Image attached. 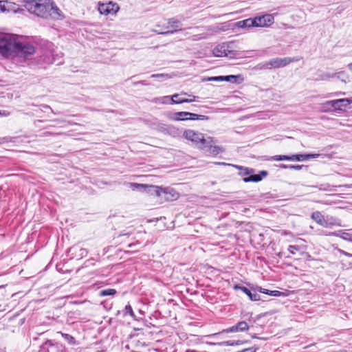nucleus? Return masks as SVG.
<instances>
[{
  "mask_svg": "<svg viewBox=\"0 0 352 352\" xmlns=\"http://www.w3.org/2000/svg\"><path fill=\"white\" fill-rule=\"evenodd\" d=\"M311 218L316 221L318 225L321 226V224L323 222L324 219L325 218L320 212L316 211L314 212L311 215Z\"/></svg>",
  "mask_w": 352,
  "mask_h": 352,
  "instance_id": "24",
  "label": "nucleus"
},
{
  "mask_svg": "<svg viewBox=\"0 0 352 352\" xmlns=\"http://www.w3.org/2000/svg\"><path fill=\"white\" fill-rule=\"evenodd\" d=\"M208 80L209 81H223V76H214V77H210L208 78Z\"/></svg>",
  "mask_w": 352,
  "mask_h": 352,
  "instance_id": "37",
  "label": "nucleus"
},
{
  "mask_svg": "<svg viewBox=\"0 0 352 352\" xmlns=\"http://www.w3.org/2000/svg\"><path fill=\"white\" fill-rule=\"evenodd\" d=\"M170 99H171V96H164L160 98V102L162 104H173V102H171Z\"/></svg>",
  "mask_w": 352,
  "mask_h": 352,
  "instance_id": "35",
  "label": "nucleus"
},
{
  "mask_svg": "<svg viewBox=\"0 0 352 352\" xmlns=\"http://www.w3.org/2000/svg\"><path fill=\"white\" fill-rule=\"evenodd\" d=\"M58 333L61 334L62 337L64 338V340L68 344H76V340L72 336L67 334V333H64L62 332H58Z\"/></svg>",
  "mask_w": 352,
  "mask_h": 352,
  "instance_id": "27",
  "label": "nucleus"
},
{
  "mask_svg": "<svg viewBox=\"0 0 352 352\" xmlns=\"http://www.w3.org/2000/svg\"><path fill=\"white\" fill-rule=\"evenodd\" d=\"M271 159L275 161H281V155L272 156Z\"/></svg>",
  "mask_w": 352,
  "mask_h": 352,
  "instance_id": "42",
  "label": "nucleus"
},
{
  "mask_svg": "<svg viewBox=\"0 0 352 352\" xmlns=\"http://www.w3.org/2000/svg\"><path fill=\"white\" fill-rule=\"evenodd\" d=\"M233 288L235 290H239V289L241 290L243 293H245L249 297V298L252 301H257V300H260L259 294H258L257 293H252L251 292V290H250L249 289H248L245 287L241 286L239 285H234Z\"/></svg>",
  "mask_w": 352,
  "mask_h": 352,
  "instance_id": "14",
  "label": "nucleus"
},
{
  "mask_svg": "<svg viewBox=\"0 0 352 352\" xmlns=\"http://www.w3.org/2000/svg\"><path fill=\"white\" fill-rule=\"evenodd\" d=\"M59 58L58 54L54 55V50L52 49H44L41 52V54L36 57L37 64L43 66L54 63Z\"/></svg>",
  "mask_w": 352,
  "mask_h": 352,
  "instance_id": "7",
  "label": "nucleus"
},
{
  "mask_svg": "<svg viewBox=\"0 0 352 352\" xmlns=\"http://www.w3.org/2000/svg\"><path fill=\"white\" fill-rule=\"evenodd\" d=\"M297 59L292 58L289 57L285 58H274L270 59L269 61L260 64L258 66L260 69H271L272 68H280L285 67L289 63L296 61Z\"/></svg>",
  "mask_w": 352,
  "mask_h": 352,
  "instance_id": "6",
  "label": "nucleus"
},
{
  "mask_svg": "<svg viewBox=\"0 0 352 352\" xmlns=\"http://www.w3.org/2000/svg\"><path fill=\"white\" fill-rule=\"evenodd\" d=\"M331 107L336 110H344L350 104V100L348 98L338 99L331 100L328 102Z\"/></svg>",
  "mask_w": 352,
  "mask_h": 352,
  "instance_id": "13",
  "label": "nucleus"
},
{
  "mask_svg": "<svg viewBox=\"0 0 352 352\" xmlns=\"http://www.w3.org/2000/svg\"><path fill=\"white\" fill-rule=\"evenodd\" d=\"M40 352H66L65 346L52 340H47L40 347Z\"/></svg>",
  "mask_w": 352,
  "mask_h": 352,
  "instance_id": "8",
  "label": "nucleus"
},
{
  "mask_svg": "<svg viewBox=\"0 0 352 352\" xmlns=\"http://www.w3.org/2000/svg\"><path fill=\"white\" fill-rule=\"evenodd\" d=\"M168 24L170 25V28H173V30L162 32L161 33L162 34H173L178 31V30H177L178 28L179 29V30H181V27H182L181 22L175 18L168 19Z\"/></svg>",
  "mask_w": 352,
  "mask_h": 352,
  "instance_id": "15",
  "label": "nucleus"
},
{
  "mask_svg": "<svg viewBox=\"0 0 352 352\" xmlns=\"http://www.w3.org/2000/svg\"><path fill=\"white\" fill-rule=\"evenodd\" d=\"M319 154H295L290 155V161H305L311 158H316Z\"/></svg>",
  "mask_w": 352,
  "mask_h": 352,
  "instance_id": "17",
  "label": "nucleus"
},
{
  "mask_svg": "<svg viewBox=\"0 0 352 352\" xmlns=\"http://www.w3.org/2000/svg\"><path fill=\"white\" fill-rule=\"evenodd\" d=\"M281 160L290 161V155H281Z\"/></svg>",
  "mask_w": 352,
  "mask_h": 352,
  "instance_id": "46",
  "label": "nucleus"
},
{
  "mask_svg": "<svg viewBox=\"0 0 352 352\" xmlns=\"http://www.w3.org/2000/svg\"><path fill=\"white\" fill-rule=\"evenodd\" d=\"M151 78H163V79H168L170 78L168 74H152L151 76Z\"/></svg>",
  "mask_w": 352,
  "mask_h": 352,
  "instance_id": "34",
  "label": "nucleus"
},
{
  "mask_svg": "<svg viewBox=\"0 0 352 352\" xmlns=\"http://www.w3.org/2000/svg\"><path fill=\"white\" fill-rule=\"evenodd\" d=\"M6 10L5 4L2 1H0V12H3Z\"/></svg>",
  "mask_w": 352,
  "mask_h": 352,
  "instance_id": "43",
  "label": "nucleus"
},
{
  "mask_svg": "<svg viewBox=\"0 0 352 352\" xmlns=\"http://www.w3.org/2000/svg\"><path fill=\"white\" fill-rule=\"evenodd\" d=\"M253 19L255 27H269L274 22V16L270 14L255 16Z\"/></svg>",
  "mask_w": 352,
  "mask_h": 352,
  "instance_id": "9",
  "label": "nucleus"
},
{
  "mask_svg": "<svg viewBox=\"0 0 352 352\" xmlns=\"http://www.w3.org/2000/svg\"><path fill=\"white\" fill-rule=\"evenodd\" d=\"M187 96H189V97H190V98H187V102H186V103H189V102H192L195 101L196 98H197L195 96H193V95H189V94H188Z\"/></svg>",
  "mask_w": 352,
  "mask_h": 352,
  "instance_id": "41",
  "label": "nucleus"
},
{
  "mask_svg": "<svg viewBox=\"0 0 352 352\" xmlns=\"http://www.w3.org/2000/svg\"><path fill=\"white\" fill-rule=\"evenodd\" d=\"M197 147L208 155H217L223 151L222 147L216 145V142L212 138L205 137V135Z\"/></svg>",
  "mask_w": 352,
  "mask_h": 352,
  "instance_id": "5",
  "label": "nucleus"
},
{
  "mask_svg": "<svg viewBox=\"0 0 352 352\" xmlns=\"http://www.w3.org/2000/svg\"><path fill=\"white\" fill-rule=\"evenodd\" d=\"M216 335H217V333H214L211 336H215Z\"/></svg>",
  "mask_w": 352,
  "mask_h": 352,
  "instance_id": "55",
  "label": "nucleus"
},
{
  "mask_svg": "<svg viewBox=\"0 0 352 352\" xmlns=\"http://www.w3.org/2000/svg\"><path fill=\"white\" fill-rule=\"evenodd\" d=\"M249 324L246 321H239L236 325L223 329L221 333L243 332L249 329Z\"/></svg>",
  "mask_w": 352,
  "mask_h": 352,
  "instance_id": "12",
  "label": "nucleus"
},
{
  "mask_svg": "<svg viewBox=\"0 0 352 352\" xmlns=\"http://www.w3.org/2000/svg\"><path fill=\"white\" fill-rule=\"evenodd\" d=\"M116 293H117V292L115 289L108 288V289L101 290L100 292V296H113Z\"/></svg>",
  "mask_w": 352,
  "mask_h": 352,
  "instance_id": "28",
  "label": "nucleus"
},
{
  "mask_svg": "<svg viewBox=\"0 0 352 352\" xmlns=\"http://www.w3.org/2000/svg\"><path fill=\"white\" fill-rule=\"evenodd\" d=\"M279 166H280V168H285V169H286V168H289L290 165H287V164H280V165H279Z\"/></svg>",
  "mask_w": 352,
  "mask_h": 352,
  "instance_id": "48",
  "label": "nucleus"
},
{
  "mask_svg": "<svg viewBox=\"0 0 352 352\" xmlns=\"http://www.w3.org/2000/svg\"><path fill=\"white\" fill-rule=\"evenodd\" d=\"M3 286H0V288L3 287Z\"/></svg>",
  "mask_w": 352,
  "mask_h": 352,
  "instance_id": "56",
  "label": "nucleus"
},
{
  "mask_svg": "<svg viewBox=\"0 0 352 352\" xmlns=\"http://www.w3.org/2000/svg\"><path fill=\"white\" fill-rule=\"evenodd\" d=\"M34 52L35 48L32 45L20 42L16 34H5L0 38V54L4 57H8L14 53L28 58Z\"/></svg>",
  "mask_w": 352,
  "mask_h": 352,
  "instance_id": "2",
  "label": "nucleus"
},
{
  "mask_svg": "<svg viewBox=\"0 0 352 352\" xmlns=\"http://www.w3.org/2000/svg\"><path fill=\"white\" fill-rule=\"evenodd\" d=\"M243 80V78L241 76H235V75H229V76H223V81L232 82L234 83H241Z\"/></svg>",
  "mask_w": 352,
  "mask_h": 352,
  "instance_id": "23",
  "label": "nucleus"
},
{
  "mask_svg": "<svg viewBox=\"0 0 352 352\" xmlns=\"http://www.w3.org/2000/svg\"><path fill=\"white\" fill-rule=\"evenodd\" d=\"M188 94L186 92H182L181 94H175L171 96V102L173 104H182L187 102V98L183 97V96H187Z\"/></svg>",
  "mask_w": 352,
  "mask_h": 352,
  "instance_id": "18",
  "label": "nucleus"
},
{
  "mask_svg": "<svg viewBox=\"0 0 352 352\" xmlns=\"http://www.w3.org/2000/svg\"><path fill=\"white\" fill-rule=\"evenodd\" d=\"M311 188H317V186H310ZM318 188L320 190H326L327 188L323 186V185H320L319 187H318Z\"/></svg>",
  "mask_w": 352,
  "mask_h": 352,
  "instance_id": "47",
  "label": "nucleus"
},
{
  "mask_svg": "<svg viewBox=\"0 0 352 352\" xmlns=\"http://www.w3.org/2000/svg\"><path fill=\"white\" fill-rule=\"evenodd\" d=\"M41 107L44 109H49L51 110V111L54 113L53 109L50 107V106L47 105V104H41Z\"/></svg>",
  "mask_w": 352,
  "mask_h": 352,
  "instance_id": "45",
  "label": "nucleus"
},
{
  "mask_svg": "<svg viewBox=\"0 0 352 352\" xmlns=\"http://www.w3.org/2000/svg\"><path fill=\"white\" fill-rule=\"evenodd\" d=\"M331 228L333 226H342L340 220L332 216H327Z\"/></svg>",
  "mask_w": 352,
  "mask_h": 352,
  "instance_id": "26",
  "label": "nucleus"
},
{
  "mask_svg": "<svg viewBox=\"0 0 352 352\" xmlns=\"http://www.w3.org/2000/svg\"><path fill=\"white\" fill-rule=\"evenodd\" d=\"M300 246L298 245H289L288 247V251L292 254H296V252H298V251H300Z\"/></svg>",
  "mask_w": 352,
  "mask_h": 352,
  "instance_id": "33",
  "label": "nucleus"
},
{
  "mask_svg": "<svg viewBox=\"0 0 352 352\" xmlns=\"http://www.w3.org/2000/svg\"><path fill=\"white\" fill-rule=\"evenodd\" d=\"M88 254V251L85 248H78V252H76V256L79 258H83L86 256Z\"/></svg>",
  "mask_w": 352,
  "mask_h": 352,
  "instance_id": "31",
  "label": "nucleus"
},
{
  "mask_svg": "<svg viewBox=\"0 0 352 352\" xmlns=\"http://www.w3.org/2000/svg\"><path fill=\"white\" fill-rule=\"evenodd\" d=\"M76 249V247H72V248L70 249V250H75Z\"/></svg>",
  "mask_w": 352,
  "mask_h": 352,
  "instance_id": "53",
  "label": "nucleus"
},
{
  "mask_svg": "<svg viewBox=\"0 0 352 352\" xmlns=\"http://www.w3.org/2000/svg\"><path fill=\"white\" fill-rule=\"evenodd\" d=\"M236 26L238 28H250L255 27L254 19L249 18V19H247L245 20L238 21L236 23Z\"/></svg>",
  "mask_w": 352,
  "mask_h": 352,
  "instance_id": "19",
  "label": "nucleus"
},
{
  "mask_svg": "<svg viewBox=\"0 0 352 352\" xmlns=\"http://www.w3.org/2000/svg\"><path fill=\"white\" fill-rule=\"evenodd\" d=\"M10 115V112L6 111V110H3V111L0 110V116L8 117Z\"/></svg>",
  "mask_w": 352,
  "mask_h": 352,
  "instance_id": "40",
  "label": "nucleus"
},
{
  "mask_svg": "<svg viewBox=\"0 0 352 352\" xmlns=\"http://www.w3.org/2000/svg\"><path fill=\"white\" fill-rule=\"evenodd\" d=\"M184 136L188 140H190L196 144L198 146L199 143H201V140L204 135L201 133L196 132L193 130H186L184 133Z\"/></svg>",
  "mask_w": 352,
  "mask_h": 352,
  "instance_id": "11",
  "label": "nucleus"
},
{
  "mask_svg": "<svg viewBox=\"0 0 352 352\" xmlns=\"http://www.w3.org/2000/svg\"><path fill=\"white\" fill-rule=\"evenodd\" d=\"M348 67L349 69L352 70V63L349 64Z\"/></svg>",
  "mask_w": 352,
  "mask_h": 352,
  "instance_id": "50",
  "label": "nucleus"
},
{
  "mask_svg": "<svg viewBox=\"0 0 352 352\" xmlns=\"http://www.w3.org/2000/svg\"><path fill=\"white\" fill-rule=\"evenodd\" d=\"M188 120H208V117L204 115H198L196 113L188 112Z\"/></svg>",
  "mask_w": 352,
  "mask_h": 352,
  "instance_id": "25",
  "label": "nucleus"
},
{
  "mask_svg": "<svg viewBox=\"0 0 352 352\" xmlns=\"http://www.w3.org/2000/svg\"><path fill=\"white\" fill-rule=\"evenodd\" d=\"M130 187L132 190H138L140 191H146L150 193L151 195H153V192L151 190V187H155L153 185L148 184H138V183H129Z\"/></svg>",
  "mask_w": 352,
  "mask_h": 352,
  "instance_id": "16",
  "label": "nucleus"
},
{
  "mask_svg": "<svg viewBox=\"0 0 352 352\" xmlns=\"http://www.w3.org/2000/svg\"><path fill=\"white\" fill-rule=\"evenodd\" d=\"M251 317H252V314L249 316V322L251 321V320H250Z\"/></svg>",
  "mask_w": 352,
  "mask_h": 352,
  "instance_id": "54",
  "label": "nucleus"
},
{
  "mask_svg": "<svg viewBox=\"0 0 352 352\" xmlns=\"http://www.w3.org/2000/svg\"><path fill=\"white\" fill-rule=\"evenodd\" d=\"M119 10V7L116 3L109 2L108 3L99 4L98 11L102 14H116Z\"/></svg>",
  "mask_w": 352,
  "mask_h": 352,
  "instance_id": "10",
  "label": "nucleus"
},
{
  "mask_svg": "<svg viewBox=\"0 0 352 352\" xmlns=\"http://www.w3.org/2000/svg\"><path fill=\"white\" fill-rule=\"evenodd\" d=\"M232 166L240 170L239 175L244 177L243 178V181L245 183L261 182L263 177H265L268 175V172L267 170H261L258 174H254V170L253 168L243 167L239 165Z\"/></svg>",
  "mask_w": 352,
  "mask_h": 352,
  "instance_id": "3",
  "label": "nucleus"
},
{
  "mask_svg": "<svg viewBox=\"0 0 352 352\" xmlns=\"http://www.w3.org/2000/svg\"><path fill=\"white\" fill-rule=\"evenodd\" d=\"M241 343H242V342L240 340H237V341L229 340V341H225V342L218 343V344L221 345V346H234V345L241 344Z\"/></svg>",
  "mask_w": 352,
  "mask_h": 352,
  "instance_id": "30",
  "label": "nucleus"
},
{
  "mask_svg": "<svg viewBox=\"0 0 352 352\" xmlns=\"http://www.w3.org/2000/svg\"><path fill=\"white\" fill-rule=\"evenodd\" d=\"M321 226H322L324 228H331L327 217H326V218L324 219L323 222L321 224Z\"/></svg>",
  "mask_w": 352,
  "mask_h": 352,
  "instance_id": "38",
  "label": "nucleus"
},
{
  "mask_svg": "<svg viewBox=\"0 0 352 352\" xmlns=\"http://www.w3.org/2000/svg\"><path fill=\"white\" fill-rule=\"evenodd\" d=\"M188 112L180 111L175 113V120H188Z\"/></svg>",
  "mask_w": 352,
  "mask_h": 352,
  "instance_id": "29",
  "label": "nucleus"
},
{
  "mask_svg": "<svg viewBox=\"0 0 352 352\" xmlns=\"http://www.w3.org/2000/svg\"><path fill=\"white\" fill-rule=\"evenodd\" d=\"M349 241H352V235L349 236Z\"/></svg>",
  "mask_w": 352,
  "mask_h": 352,
  "instance_id": "52",
  "label": "nucleus"
},
{
  "mask_svg": "<svg viewBox=\"0 0 352 352\" xmlns=\"http://www.w3.org/2000/svg\"><path fill=\"white\" fill-rule=\"evenodd\" d=\"M304 166L303 165H290L289 169H294L296 170H300Z\"/></svg>",
  "mask_w": 352,
  "mask_h": 352,
  "instance_id": "39",
  "label": "nucleus"
},
{
  "mask_svg": "<svg viewBox=\"0 0 352 352\" xmlns=\"http://www.w3.org/2000/svg\"><path fill=\"white\" fill-rule=\"evenodd\" d=\"M258 291L263 294H268V295L272 296L278 297V296H284V294L283 292L278 291V290L272 291V290H268L267 289H264L262 287H259Z\"/></svg>",
  "mask_w": 352,
  "mask_h": 352,
  "instance_id": "22",
  "label": "nucleus"
},
{
  "mask_svg": "<svg viewBox=\"0 0 352 352\" xmlns=\"http://www.w3.org/2000/svg\"><path fill=\"white\" fill-rule=\"evenodd\" d=\"M318 234L319 235H324V236H338V234L336 232H326L324 230H318Z\"/></svg>",
  "mask_w": 352,
  "mask_h": 352,
  "instance_id": "36",
  "label": "nucleus"
},
{
  "mask_svg": "<svg viewBox=\"0 0 352 352\" xmlns=\"http://www.w3.org/2000/svg\"><path fill=\"white\" fill-rule=\"evenodd\" d=\"M151 190L152 195L159 197L162 201H172L179 197V194L170 187L162 188L155 186V187H151Z\"/></svg>",
  "mask_w": 352,
  "mask_h": 352,
  "instance_id": "4",
  "label": "nucleus"
},
{
  "mask_svg": "<svg viewBox=\"0 0 352 352\" xmlns=\"http://www.w3.org/2000/svg\"><path fill=\"white\" fill-rule=\"evenodd\" d=\"M217 164H220V165H226V164L224 163V162H218L217 163Z\"/></svg>",
  "mask_w": 352,
  "mask_h": 352,
  "instance_id": "51",
  "label": "nucleus"
},
{
  "mask_svg": "<svg viewBox=\"0 0 352 352\" xmlns=\"http://www.w3.org/2000/svg\"><path fill=\"white\" fill-rule=\"evenodd\" d=\"M351 235H352V234L344 232V233H342V238H343L344 239L349 240V236H351Z\"/></svg>",
  "mask_w": 352,
  "mask_h": 352,
  "instance_id": "44",
  "label": "nucleus"
},
{
  "mask_svg": "<svg viewBox=\"0 0 352 352\" xmlns=\"http://www.w3.org/2000/svg\"><path fill=\"white\" fill-rule=\"evenodd\" d=\"M340 74H344V72H339V73H330V72H325L322 74H320L318 78V80H327L330 78L338 77L340 78Z\"/></svg>",
  "mask_w": 352,
  "mask_h": 352,
  "instance_id": "21",
  "label": "nucleus"
},
{
  "mask_svg": "<svg viewBox=\"0 0 352 352\" xmlns=\"http://www.w3.org/2000/svg\"><path fill=\"white\" fill-rule=\"evenodd\" d=\"M130 315L133 318H135V314L133 311V309L131 307V306L128 304L125 306V312H124V315Z\"/></svg>",
  "mask_w": 352,
  "mask_h": 352,
  "instance_id": "32",
  "label": "nucleus"
},
{
  "mask_svg": "<svg viewBox=\"0 0 352 352\" xmlns=\"http://www.w3.org/2000/svg\"><path fill=\"white\" fill-rule=\"evenodd\" d=\"M23 6L32 14L44 19L60 20L62 11L53 0H23Z\"/></svg>",
  "mask_w": 352,
  "mask_h": 352,
  "instance_id": "1",
  "label": "nucleus"
},
{
  "mask_svg": "<svg viewBox=\"0 0 352 352\" xmlns=\"http://www.w3.org/2000/svg\"><path fill=\"white\" fill-rule=\"evenodd\" d=\"M134 84L135 85V84H141V85H146L144 80L139 81L138 82H135Z\"/></svg>",
  "mask_w": 352,
  "mask_h": 352,
  "instance_id": "49",
  "label": "nucleus"
},
{
  "mask_svg": "<svg viewBox=\"0 0 352 352\" xmlns=\"http://www.w3.org/2000/svg\"><path fill=\"white\" fill-rule=\"evenodd\" d=\"M212 52L214 56L217 57H223L228 55L224 45H217L214 48Z\"/></svg>",
  "mask_w": 352,
  "mask_h": 352,
  "instance_id": "20",
  "label": "nucleus"
}]
</instances>
